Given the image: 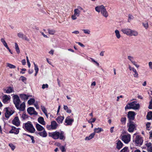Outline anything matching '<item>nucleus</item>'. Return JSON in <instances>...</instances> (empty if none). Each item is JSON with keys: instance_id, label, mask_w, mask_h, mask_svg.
<instances>
[{"instance_id": "1", "label": "nucleus", "mask_w": 152, "mask_h": 152, "mask_svg": "<svg viewBox=\"0 0 152 152\" xmlns=\"http://www.w3.org/2000/svg\"><path fill=\"white\" fill-rule=\"evenodd\" d=\"M64 134V132L63 131H61L60 132L56 131L54 132L49 133V136L52 137L54 139L56 140L59 139L61 140H62L65 138Z\"/></svg>"}, {"instance_id": "2", "label": "nucleus", "mask_w": 152, "mask_h": 152, "mask_svg": "<svg viewBox=\"0 0 152 152\" xmlns=\"http://www.w3.org/2000/svg\"><path fill=\"white\" fill-rule=\"evenodd\" d=\"M95 10L98 12H101V13L103 16L107 18L108 16V14L106 11L105 7L103 5L96 7L95 8Z\"/></svg>"}, {"instance_id": "3", "label": "nucleus", "mask_w": 152, "mask_h": 152, "mask_svg": "<svg viewBox=\"0 0 152 152\" xmlns=\"http://www.w3.org/2000/svg\"><path fill=\"white\" fill-rule=\"evenodd\" d=\"M24 127L25 129L30 133H34L35 131V129L30 121H28L25 124Z\"/></svg>"}, {"instance_id": "4", "label": "nucleus", "mask_w": 152, "mask_h": 152, "mask_svg": "<svg viewBox=\"0 0 152 152\" xmlns=\"http://www.w3.org/2000/svg\"><path fill=\"white\" fill-rule=\"evenodd\" d=\"M128 104L129 106L127 105L125 107L126 109H133L137 110L139 109L140 107L139 104H136V102H131Z\"/></svg>"}, {"instance_id": "5", "label": "nucleus", "mask_w": 152, "mask_h": 152, "mask_svg": "<svg viewBox=\"0 0 152 152\" xmlns=\"http://www.w3.org/2000/svg\"><path fill=\"white\" fill-rule=\"evenodd\" d=\"M128 131L130 132H133L136 127L134 123L132 121H130L128 123Z\"/></svg>"}, {"instance_id": "6", "label": "nucleus", "mask_w": 152, "mask_h": 152, "mask_svg": "<svg viewBox=\"0 0 152 152\" xmlns=\"http://www.w3.org/2000/svg\"><path fill=\"white\" fill-rule=\"evenodd\" d=\"M14 103L16 107H18L19 104H20V99L19 96L17 95H14L13 97Z\"/></svg>"}, {"instance_id": "7", "label": "nucleus", "mask_w": 152, "mask_h": 152, "mask_svg": "<svg viewBox=\"0 0 152 152\" xmlns=\"http://www.w3.org/2000/svg\"><path fill=\"white\" fill-rule=\"evenodd\" d=\"M131 136L128 134L124 135L121 137V139L125 143H128L130 141Z\"/></svg>"}, {"instance_id": "8", "label": "nucleus", "mask_w": 152, "mask_h": 152, "mask_svg": "<svg viewBox=\"0 0 152 152\" xmlns=\"http://www.w3.org/2000/svg\"><path fill=\"white\" fill-rule=\"evenodd\" d=\"M6 112L5 113V116L6 118H8L10 116L12 115L14 113V111L10 109L6 108Z\"/></svg>"}, {"instance_id": "9", "label": "nucleus", "mask_w": 152, "mask_h": 152, "mask_svg": "<svg viewBox=\"0 0 152 152\" xmlns=\"http://www.w3.org/2000/svg\"><path fill=\"white\" fill-rule=\"evenodd\" d=\"M143 141V140L141 137L139 135H137L136 136L135 142L136 144L141 145Z\"/></svg>"}, {"instance_id": "10", "label": "nucleus", "mask_w": 152, "mask_h": 152, "mask_svg": "<svg viewBox=\"0 0 152 152\" xmlns=\"http://www.w3.org/2000/svg\"><path fill=\"white\" fill-rule=\"evenodd\" d=\"M135 113L133 111H129L127 114L128 117L129 118V122L132 121L134 120V118Z\"/></svg>"}, {"instance_id": "11", "label": "nucleus", "mask_w": 152, "mask_h": 152, "mask_svg": "<svg viewBox=\"0 0 152 152\" xmlns=\"http://www.w3.org/2000/svg\"><path fill=\"white\" fill-rule=\"evenodd\" d=\"M27 111L28 113L30 115L34 114L37 115L38 114L34 110V109L33 107H28L27 110Z\"/></svg>"}, {"instance_id": "12", "label": "nucleus", "mask_w": 152, "mask_h": 152, "mask_svg": "<svg viewBox=\"0 0 152 152\" xmlns=\"http://www.w3.org/2000/svg\"><path fill=\"white\" fill-rule=\"evenodd\" d=\"M131 29L128 28H124L121 29V31L124 34L130 36Z\"/></svg>"}, {"instance_id": "13", "label": "nucleus", "mask_w": 152, "mask_h": 152, "mask_svg": "<svg viewBox=\"0 0 152 152\" xmlns=\"http://www.w3.org/2000/svg\"><path fill=\"white\" fill-rule=\"evenodd\" d=\"M12 123L16 126L20 125V122L18 117H15L12 121Z\"/></svg>"}, {"instance_id": "14", "label": "nucleus", "mask_w": 152, "mask_h": 152, "mask_svg": "<svg viewBox=\"0 0 152 152\" xmlns=\"http://www.w3.org/2000/svg\"><path fill=\"white\" fill-rule=\"evenodd\" d=\"M36 134L37 135L38 134L42 137H45L48 135V134L45 129L42 130V131H40L37 133Z\"/></svg>"}, {"instance_id": "15", "label": "nucleus", "mask_w": 152, "mask_h": 152, "mask_svg": "<svg viewBox=\"0 0 152 152\" xmlns=\"http://www.w3.org/2000/svg\"><path fill=\"white\" fill-rule=\"evenodd\" d=\"M17 36L20 38L24 39L27 41H30L29 39L27 38L26 35H24L21 32L18 33L17 34Z\"/></svg>"}, {"instance_id": "16", "label": "nucleus", "mask_w": 152, "mask_h": 152, "mask_svg": "<svg viewBox=\"0 0 152 152\" xmlns=\"http://www.w3.org/2000/svg\"><path fill=\"white\" fill-rule=\"evenodd\" d=\"M74 121V119L70 118V116L67 117L66 119L65 122L67 123V125H71Z\"/></svg>"}, {"instance_id": "17", "label": "nucleus", "mask_w": 152, "mask_h": 152, "mask_svg": "<svg viewBox=\"0 0 152 152\" xmlns=\"http://www.w3.org/2000/svg\"><path fill=\"white\" fill-rule=\"evenodd\" d=\"M128 58L137 68H138L139 67V65L137 64L136 62L134 61V58L133 57L130 56H128Z\"/></svg>"}, {"instance_id": "18", "label": "nucleus", "mask_w": 152, "mask_h": 152, "mask_svg": "<svg viewBox=\"0 0 152 152\" xmlns=\"http://www.w3.org/2000/svg\"><path fill=\"white\" fill-rule=\"evenodd\" d=\"M37 130L39 132L42 131L45 129V128L42 126L38 124H37L36 126Z\"/></svg>"}, {"instance_id": "19", "label": "nucleus", "mask_w": 152, "mask_h": 152, "mask_svg": "<svg viewBox=\"0 0 152 152\" xmlns=\"http://www.w3.org/2000/svg\"><path fill=\"white\" fill-rule=\"evenodd\" d=\"M25 103L24 102H23L20 105L19 104L18 107H16L18 109H19L20 110L23 111L25 108Z\"/></svg>"}, {"instance_id": "20", "label": "nucleus", "mask_w": 152, "mask_h": 152, "mask_svg": "<svg viewBox=\"0 0 152 152\" xmlns=\"http://www.w3.org/2000/svg\"><path fill=\"white\" fill-rule=\"evenodd\" d=\"M51 125L52 129H56L58 126L56 122L54 121H53L51 122Z\"/></svg>"}, {"instance_id": "21", "label": "nucleus", "mask_w": 152, "mask_h": 152, "mask_svg": "<svg viewBox=\"0 0 152 152\" xmlns=\"http://www.w3.org/2000/svg\"><path fill=\"white\" fill-rule=\"evenodd\" d=\"M38 122L41 124L42 125H45V122L44 120V118L42 117H39L38 119Z\"/></svg>"}, {"instance_id": "22", "label": "nucleus", "mask_w": 152, "mask_h": 152, "mask_svg": "<svg viewBox=\"0 0 152 152\" xmlns=\"http://www.w3.org/2000/svg\"><path fill=\"white\" fill-rule=\"evenodd\" d=\"M138 35V32L134 30H132L131 29L130 32V34L129 36H134V37L137 36Z\"/></svg>"}, {"instance_id": "23", "label": "nucleus", "mask_w": 152, "mask_h": 152, "mask_svg": "<svg viewBox=\"0 0 152 152\" xmlns=\"http://www.w3.org/2000/svg\"><path fill=\"white\" fill-rule=\"evenodd\" d=\"M116 148L118 150L120 149L123 146V144L120 140H118L116 143Z\"/></svg>"}, {"instance_id": "24", "label": "nucleus", "mask_w": 152, "mask_h": 152, "mask_svg": "<svg viewBox=\"0 0 152 152\" xmlns=\"http://www.w3.org/2000/svg\"><path fill=\"white\" fill-rule=\"evenodd\" d=\"M7 95H4L2 97L3 102L4 103H5L9 101L10 99V98Z\"/></svg>"}, {"instance_id": "25", "label": "nucleus", "mask_w": 152, "mask_h": 152, "mask_svg": "<svg viewBox=\"0 0 152 152\" xmlns=\"http://www.w3.org/2000/svg\"><path fill=\"white\" fill-rule=\"evenodd\" d=\"M64 119V116H58L56 119V121L58 123H62Z\"/></svg>"}, {"instance_id": "26", "label": "nucleus", "mask_w": 152, "mask_h": 152, "mask_svg": "<svg viewBox=\"0 0 152 152\" xmlns=\"http://www.w3.org/2000/svg\"><path fill=\"white\" fill-rule=\"evenodd\" d=\"M95 135L94 133H93L91 134L88 137H86L85 138V140H89L92 139L94 137Z\"/></svg>"}, {"instance_id": "27", "label": "nucleus", "mask_w": 152, "mask_h": 152, "mask_svg": "<svg viewBox=\"0 0 152 152\" xmlns=\"http://www.w3.org/2000/svg\"><path fill=\"white\" fill-rule=\"evenodd\" d=\"M115 35L118 39H120L121 37V35L119 31L118 30H116L115 31Z\"/></svg>"}, {"instance_id": "28", "label": "nucleus", "mask_w": 152, "mask_h": 152, "mask_svg": "<svg viewBox=\"0 0 152 152\" xmlns=\"http://www.w3.org/2000/svg\"><path fill=\"white\" fill-rule=\"evenodd\" d=\"M14 91L13 88L11 87H9L7 88L6 90V93H10Z\"/></svg>"}, {"instance_id": "29", "label": "nucleus", "mask_w": 152, "mask_h": 152, "mask_svg": "<svg viewBox=\"0 0 152 152\" xmlns=\"http://www.w3.org/2000/svg\"><path fill=\"white\" fill-rule=\"evenodd\" d=\"M103 131V129L101 128H95L94 129V133H99L102 131Z\"/></svg>"}, {"instance_id": "30", "label": "nucleus", "mask_w": 152, "mask_h": 152, "mask_svg": "<svg viewBox=\"0 0 152 152\" xmlns=\"http://www.w3.org/2000/svg\"><path fill=\"white\" fill-rule=\"evenodd\" d=\"M80 11L78 9H75L74 10V15H77L78 17L79 16Z\"/></svg>"}, {"instance_id": "31", "label": "nucleus", "mask_w": 152, "mask_h": 152, "mask_svg": "<svg viewBox=\"0 0 152 152\" xmlns=\"http://www.w3.org/2000/svg\"><path fill=\"white\" fill-rule=\"evenodd\" d=\"M20 97L21 98L24 99H27L29 96L26 94H22L20 95Z\"/></svg>"}, {"instance_id": "32", "label": "nucleus", "mask_w": 152, "mask_h": 152, "mask_svg": "<svg viewBox=\"0 0 152 152\" xmlns=\"http://www.w3.org/2000/svg\"><path fill=\"white\" fill-rule=\"evenodd\" d=\"M64 110H66V112L68 113H71L72 111L70 109H69L68 107L66 105H64Z\"/></svg>"}, {"instance_id": "33", "label": "nucleus", "mask_w": 152, "mask_h": 152, "mask_svg": "<svg viewBox=\"0 0 152 152\" xmlns=\"http://www.w3.org/2000/svg\"><path fill=\"white\" fill-rule=\"evenodd\" d=\"M148 120H150L152 118V112L150 111L148 113L146 116Z\"/></svg>"}, {"instance_id": "34", "label": "nucleus", "mask_w": 152, "mask_h": 152, "mask_svg": "<svg viewBox=\"0 0 152 152\" xmlns=\"http://www.w3.org/2000/svg\"><path fill=\"white\" fill-rule=\"evenodd\" d=\"M35 100L34 99L32 98L29 99L28 102V104L29 105L33 104L35 102Z\"/></svg>"}, {"instance_id": "35", "label": "nucleus", "mask_w": 152, "mask_h": 152, "mask_svg": "<svg viewBox=\"0 0 152 152\" xmlns=\"http://www.w3.org/2000/svg\"><path fill=\"white\" fill-rule=\"evenodd\" d=\"M132 71L134 73L133 75L134 77L137 78L138 77V75L137 72L136 71V69L134 68V69H133Z\"/></svg>"}, {"instance_id": "36", "label": "nucleus", "mask_w": 152, "mask_h": 152, "mask_svg": "<svg viewBox=\"0 0 152 152\" xmlns=\"http://www.w3.org/2000/svg\"><path fill=\"white\" fill-rule=\"evenodd\" d=\"M126 117H122L121 118V121L122 124L125 125L126 124Z\"/></svg>"}, {"instance_id": "37", "label": "nucleus", "mask_w": 152, "mask_h": 152, "mask_svg": "<svg viewBox=\"0 0 152 152\" xmlns=\"http://www.w3.org/2000/svg\"><path fill=\"white\" fill-rule=\"evenodd\" d=\"M12 129H13V132H16V133H14V134H18L19 133V129H17L14 126H12Z\"/></svg>"}, {"instance_id": "38", "label": "nucleus", "mask_w": 152, "mask_h": 152, "mask_svg": "<svg viewBox=\"0 0 152 152\" xmlns=\"http://www.w3.org/2000/svg\"><path fill=\"white\" fill-rule=\"evenodd\" d=\"M7 66L8 67H9L11 69H15L16 68V66L13 65L12 64L9 63L7 64Z\"/></svg>"}, {"instance_id": "39", "label": "nucleus", "mask_w": 152, "mask_h": 152, "mask_svg": "<svg viewBox=\"0 0 152 152\" xmlns=\"http://www.w3.org/2000/svg\"><path fill=\"white\" fill-rule=\"evenodd\" d=\"M142 25L144 26V27L147 29L148 27V23L147 21H145L144 22H143L142 23Z\"/></svg>"}, {"instance_id": "40", "label": "nucleus", "mask_w": 152, "mask_h": 152, "mask_svg": "<svg viewBox=\"0 0 152 152\" xmlns=\"http://www.w3.org/2000/svg\"><path fill=\"white\" fill-rule=\"evenodd\" d=\"M1 41L4 47H6L8 46L7 43L6 42L5 40L4 39L2 38H1Z\"/></svg>"}, {"instance_id": "41", "label": "nucleus", "mask_w": 152, "mask_h": 152, "mask_svg": "<svg viewBox=\"0 0 152 152\" xmlns=\"http://www.w3.org/2000/svg\"><path fill=\"white\" fill-rule=\"evenodd\" d=\"M49 33L51 35H53L56 32V31L53 29H48V30Z\"/></svg>"}, {"instance_id": "42", "label": "nucleus", "mask_w": 152, "mask_h": 152, "mask_svg": "<svg viewBox=\"0 0 152 152\" xmlns=\"http://www.w3.org/2000/svg\"><path fill=\"white\" fill-rule=\"evenodd\" d=\"M15 46L16 52L18 53V54H19L20 52V51L18 45L16 43H15Z\"/></svg>"}, {"instance_id": "43", "label": "nucleus", "mask_w": 152, "mask_h": 152, "mask_svg": "<svg viewBox=\"0 0 152 152\" xmlns=\"http://www.w3.org/2000/svg\"><path fill=\"white\" fill-rule=\"evenodd\" d=\"M82 31H83L84 33L85 34H90L91 33V31L89 29H83Z\"/></svg>"}, {"instance_id": "44", "label": "nucleus", "mask_w": 152, "mask_h": 152, "mask_svg": "<svg viewBox=\"0 0 152 152\" xmlns=\"http://www.w3.org/2000/svg\"><path fill=\"white\" fill-rule=\"evenodd\" d=\"M59 148L61 150V152H66V150L64 146H61L59 147Z\"/></svg>"}, {"instance_id": "45", "label": "nucleus", "mask_w": 152, "mask_h": 152, "mask_svg": "<svg viewBox=\"0 0 152 152\" xmlns=\"http://www.w3.org/2000/svg\"><path fill=\"white\" fill-rule=\"evenodd\" d=\"M9 145L11 148L12 151H14L15 148V146L13 145L12 143H10L9 144Z\"/></svg>"}, {"instance_id": "46", "label": "nucleus", "mask_w": 152, "mask_h": 152, "mask_svg": "<svg viewBox=\"0 0 152 152\" xmlns=\"http://www.w3.org/2000/svg\"><path fill=\"white\" fill-rule=\"evenodd\" d=\"M41 108L42 111L44 113L47 112V110L44 106L42 105L41 106Z\"/></svg>"}, {"instance_id": "47", "label": "nucleus", "mask_w": 152, "mask_h": 152, "mask_svg": "<svg viewBox=\"0 0 152 152\" xmlns=\"http://www.w3.org/2000/svg\"><path fill=\"white\" fill-rule=\"evenodd\" d=\"M96 120V118H94L92 119L91 118L88 121V122L89 123L92 124V123H94L95 121Z\"/></svg>"}, {"instance_id": "48", "label": "nucleus", "mask_w": 152, "mask_h": 152, "mask_svg": "<svg viewBox=\"0 0 152 152\" xmlns=\"http://www.w3.org/2000/svg\"><path fill=\"white\" fill-rule=\"evenodd\" d=\"M34 69L35 71V72H38L39 71V68L38 66L35 64V63H34Z\"/></svg>"}, {"instance_id": "49", "label": "nucleus", "mask_w": 152, "mask_h": 152, "mask_svg": "<svg viewBox=\"0 0 152 152\" xmlns=\"http://www.w3.org/2000/svg\"><path fill=\"white\" fill-rule=\"evenodd\" d=\"M147 148H149L152 146L151 143L150 142L147 143L145 144Z\"/></svg>"}, {"instance_id": "50", "label": "nucleus", "mask_w": 152, "mask_h": 152, "mask_svg": "<svg viewBox=\"0 0 152 152\" xmlns=\"http://www.w3.org/2000/svg\"><path fill=\"white\" fill-rule=\"evenodd\" d=\"M22 118L23 119H25L28 118V115L26 114H23L22 116Z\"/></svg>"}, {"instance_id": "51", "label": "nucleus", "mask_w": 152, "mask_h": 152, "mask_svg": "<svg viewBox=\"0 0 152 152\" xmlns=\"http://www.w3.org/2000/svg\"><path fill=\"white\" fill-rule=\"evenodd\" d=\"M133 17L132 15H129V18L128 20V21L130 22L131 20L133 19Z\"/></svg>"}, {"instance_id": "52", "label": "nucleus", "mask_w": 152, "mask_h": 152, "mask_svg": "<svg viewBox=\"0 0 152 152\" xmlns=\"http://www.w3.org/2000/svg\"><path fill=\"white\" fill-rule=\"evenodd\" d=\"M90 59H91V61L92 62L95 63L97 66H99V64L98 63L97 61H95L94 59H93L92 58H90Z\"/></svg>"}, {"instance_id": "53", "label": "nucleus", "mask_w": 152, "mask_h": 152, "mask_svg": "<svg viewBox=\"0 0 152 152\" xmlns=\"http://www.w3.org/2000/svg\"><path fill=\"white\" fill-rule=\"evenodd\" d=\"M149 109H152V99H151L149 102V105L148 106Z\"/></svg>"}, {"instance_id": "54", "label": "nucleus", "mask_w": 152, "mask_h": 152, "mask_svg": "<svg viewBox=\"0 0 152 152\" xmlns=\"http://www.w3.org/2000/svg\"><path fill=\"white\" fill-rule=\"evenodd\" d=\"M128 148L125 147L121 151V152H126L127 151Z\"/></svg>"}, {"instance_id": "55", "label": "nucleus", "mask_w": 152, "mask_h": 152, "mask_svg": "<svg viewBox=\"0 0 152 152\" xmlns=\"http://www.w3.org/2000/svg\"><path fill=\"white\" fill-rule=\"evenodd\" d=\"M151 125V123L149 122H148L146 124V129H147L149 130V128L150 127V126Z\"/></svg>"}, {"instance_id": "56", "label": "nucleus", "mask_w": 152, "mask_h": 152, "mask_svg": "<svg viewBox=\"0 0 152 152\" xmlns=\"http://www.w3.org/2000/svg\"><path fill=\"white\" fill-rule=\"evenodd\" d=\"M26 60H27V64H28V67H30L31 64H30V62L29 61V60L28 57V56H26Z\"/></svg>"}, {"instance_id": "57", "label": "nucleus", "mask_w": 152, "mask_h": 152, "mask_svg": "<svg viewBox=\"0 0 152 152\" xmlns=\"http://www.w3.org/2000/svg\"><path fill=\"white\" fill-rule=\"evenodd\" d=\"M46 128L49 130H50L51 129H52V127L51 124L50 125H47Z\"/></svg>"}, {"instance_id": "58", "label": "nucleus", "mask_w": 152, "mask_h": 152, "mask_svg": "<svg viewBox=\"0 0 152 152\" xmlns=\"http://www.w3.org/2000/svg\"><path fill=\"white\" fill-rule=\"evenodd\" d=\"M148 65L150 69L152 70V62L150 61L148 63Z\"/></svg>"}, {"instance_id": "59", "label": "nucleus", "mask_w": 152, "mask_h": 152, "mask_svg": "<svg viewBox=\"0 0 152 152\" xmlns=\"http://www.w3.org/2000/svg\"><path fill=\"white\" fill-rule=\"evenodd\" d=\"M48 87V85L47 84H43L42 86V88L43 89H44L45 88H47Z\"/></svg>"}, {"instance_id": "60", "label": "nucleus", "mask_w": 152, "mask_h": 152, "mask_svg": "<svg viewBox=\"0 0 152 152\" xmlns=\"http://www.w3.org/2000/svg\"><path fill=\"white\" fill-rule=\"evenodd\" d=\"M77 15H73L72 16V18L73 20H75L77 19Z\"/></svg>"}, {"instance_id": "61", "label": "nucleus", "mask_w": 152, "mask_h": 152, "mask_svg": "<svg viewBox=\"0 0 152 152\" xmlns=\"http://www.w3.org/2000/svg\"><path fill=\"white\" fill-rule=\"evenodd\" d=\"M34 105L36 108L38 109L39 108V107L38 106V104L37 103H35L34 104Z\"/></svg>"}, {"instance_id": "62", "label": "nucleus", "mask_w": 152, "mask_h": 152, "mask_svg": "<svg viewBox=\"0 0 152 152\" xmlns=\"http://www.w3.org/2000/svg\"><path fill=\"white\" fill-rule=\"evenodd\" d=\"M128 68L130 71H132L133 69L134 68L133 67H132L130 65H128Z\"/></svg>"}, {"instance_id": "63", "label": "nucleus", "mask_w": 152, "mask_h": 152, "mask_svg": "<svg viewBox=\"0 0 152 152\" xmlns=\"http://www.w3.org/2000/svg\"><path fill=\"white\" fill-rule=\"evenodd\" d=\"M20 78H21V80L23 82H24L26 80V78L23 76H21Z\"/></svg>"}, {"instance_id": "64", "label": "nucleus", "mask_w": 152, "mask_h": 152, "mask_svg": "<svg viewBox=\"0 0 152 152\" xmlns=\"http://www.w3.org/2000/svg\"><path fill=\"white\" fill-rule=\"evenodd\" d=\"M147 151L149 152H152V146L147 149Z\"/></svg>"}]
</instances>
